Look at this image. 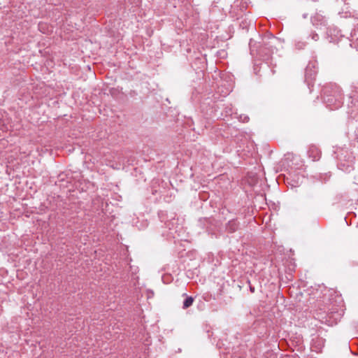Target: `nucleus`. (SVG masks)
<instances>
[{"mask_svg":"<svg viewBox=\"0 0 358 358\" xmlns=\"http://www.w3.org/2000/svg\"><path fill=\"white\" fill-rule=\"evenodd\" d=\"M324 100L331 110L340 108L343 103V94L341 87L336 83H329L323 89Z\"/></svg>","mask_w":358,"mask_h":358,"instance_id":"obj_1","label":"nucleus"},{"mask_svg":"<svg viewBox=\"0 0 358 358\" xmlns=\"http://www.w3.org/2000/svg\"><path fill=\"white\" fill-rule=\"evenodd\" d=\"M338 166L341 170L345 172H350L352 170H353L355 157H353L352 152H349L348 150H342L338 154Z\"/></svg>","mask_w":358,"mask_h":358,"instance_id":"obj_2","label":"nucleus"},{"mask_svg":"<svg viewBox=\"0 0 358 358\" xmlns=\"http://www.w3.org/2000/svg\"><path fill=\"white\" fill-rule=\"evenodd\" d=\"M311 22L317 29H322V27L327 28L328 25L327 19L320 13H316L311 17Z\"/></svg>","mask_w":358,"mask_h":358,"instance_id":"obj_3","label":"nucleus"},{"mask_svg":"<svg viewBox=\"0 0 358 358\" xmlns=\"http://www.w3.org/2000/svg\"><path fill=\"white\" fill-rule=\"evenodd\" d=\"M308 153L309 157L313 158V161L318 160L320 159V155H321L319 150L315 146L310 147L308 151Z\"/></svg>","mask_w":358,"mask_h":358,"instance_id":"obj_4","label":"nucleus"},{"mask_svg":"<svg viewBox=\"0 0 358 358\" xmlns=\"http://www.w3.org/2000/svg\"><path fill=\"white\" fill-rule=\"evenodd\" d=\"M238 222L235 220H232L229 221V222L227 224L226 229L228 232L233 233L238 229Z\"/></svg>","mask_w":358,"mask_h":358,"instance_id":"obj_5","label":"nucleus"},{"mask_svg":"<svg viewBox=\"0 0 358 358\" xmlns=\"http://www.w3.org/2000/svg\"><path fill=\"white\" fill-rule=\"evenodd\" d=\"M194 302V299L192 296H187L185 301H183V306L182 308L184 309H186L189 307H190Z\"/></svg>","mask_w":358,"mask_h":358,"instance_id":"obj_6","label":"nucleus"},{"mask_svg":"<svg viewBox=\"0 0 358 358\" xmlns=\"http://www.w3.org/2000/svg\"><path fill=\"white\" fill-rule=\"evenodd\" d=\"M310 37L314 41H318L319 39V36L317 33L315 32H313L311 34H310Z\"/></svg>","mask_w":358,"mask_h":358,"instance_id":"obj_7","label":"nucleus"},{"mask_svg":"<svg viewBox=\"0 0 358 358\" xmlns=\"http://www.w3.org/2000/svg\"><path fill=\"white\" fill-rule=\"evenodd\" d=\"M306 45V43H303V42H298L296 43V47L298 48V49H303Z\"/></svg>","mask_w":358,"mask_h":358,"instance_id":"obj_8","label":"nucleus"},{"mask_svg":"<svg viewBox=\"0 0 358 358\" xmlns=\"http://www.w3.org/2000/svg\"><path fill=\"white\" fill-rule=\"evenodd\" d=\"M309 69H310L309 66L306 69V77H307L308 76Z\"/></svg>","mask_w":358,"mask_h":358,"instance_id":"obj_9","label":"nucleus"},{"mask_svg":"<svg viewBox=\"0 0 358 358\" xmlns=\"http://www.w3.org/2000/svg\"><path fill=\"white\" fill-rule=\"evenodd\" d=\"M250 291H251L252 292H255V288H254V287H250Z\"/></svg>","mask_w":358,"mask_h":358,"instance_id":"obj_10","label":"nucleus"},{"mask_svg":"<svg viewBox=\"0 0 358 358\" xmlns=\"http://www.w3.org/2000/svg\"><path fill=\"white\" fill-rule=\"evenodd\" d=\"M286 358H290V357H286Z\"/></svg>","mask_w":358,"mask_h":358,"instance_id":"obj_11","label":"nucleus"}]
</instances>
